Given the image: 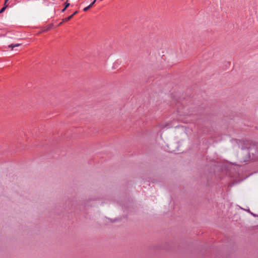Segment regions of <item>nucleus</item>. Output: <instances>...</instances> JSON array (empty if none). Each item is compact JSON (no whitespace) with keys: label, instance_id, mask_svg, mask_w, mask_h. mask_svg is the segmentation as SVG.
I'll return each mask as SVG.
<instances>
[{"label":"nucleus","instance_id":"nucleus-1","mask_svg":"<svg viewBox=\"0 0 258 258\" xmlns=\"http://www.w3.org/2000/svg\"><path fill=\"white\" fill-rule=\"evenodd\" d=\"M248 153L254 155L256 158H258V146L257 147H253L250 148Z\"/></svg>","mask_w":258,"mask_h":258},{"label":"nucleus","instance_id":"nucleus-2","mask_svg":"<svg viewBox=\"0 0 258 258\" xmlns=\"http://www.w3.org/2000/svg\"><path fill=\"white\" fill-rule=\"evenodd\" d=\"M78 13V12L77 11H75L72 15L70 16L69 17H67V18H66L63 19H62V21L61 22H60L58 25L60 26L64 22H66L68 21H69L70 20H71L75 15H76L77 13Z\"/></svg>","mask_w":258,"mask_h":258},{"label":"nucleus","instance_id":"nucleus-3","mask_svg":"<svg viewBox=\"0 0 258 258\" xmlns=\"http://www.w3.org/2000/svg\"><path fill=\"white\" fill-rule=\"evenodd\" d=\"M21 44H19V43H17V44H12L8 46V47L9 48H12V50L13 49V48L15 47H18V46H20Z\"/></svg>","mask_w":258,"mask_h":258},{"label":"nucleus","instance_id":"nucleus-4","mask_svg":"<svg viewBox=\"0 0 258 258\" xmlns=\"http://www.w3.org/2000/svg\"><path fill=\"white\" fill-rule=\"evenodd\" d=\"M93 6V3H91L88 7L85 8L83 10L86 12L88 11L90 8H91Z\"/></svg>","mask_w":258,"mask_h":258},{"label":"nucleus","instance_id":"nucleus-5","mask_svg":"<svg viewBox=\"0 0 258 258\" xmlns=\"http://www.w3.org/2000/svg\"><path fill=\"white\" fill-rule=\"evenodd\" d=\"M8 6L9 5H4V7L0 10V13H3L5 11L6 8L8 7Z\"/></svg>","mask_w":258,"mask_h":258},{"label":"nucleus","instance_id":"nucleus-6","mask_svg":"<svg viewBox=\"0 0 258 258\" xmlns=\"http://www.w3.org/2000/svg\"><path fill=\"white\" fill-rule=\"evenodd\" d=\"M70 3H68V2H66L65 3V9H67L68 7H69L70 6Z\"/></svg>","mask_w":258,"mask_h":258},{"label":"nucleus","instance_id":"nucleus-7","mask_svg":"<svg viewBox=\"0 0 258 258\" xmlns=\"http://www.w3.org/2000/svg\"><path fill=\"white\" fill-rule=\"evenodd\" d=\"M97 0H94L92 3H93V5L95 4V3L96 2Z\"/></svg>","mask_w":258,"mask_h":258},{"label":"nucleus","instance_id":"nucleus-8","mask_svg":"<svg viewBox=\"0 0 258 258\" xmlns=\"http://www.w3.org/2000/svg\"><path fill=\"white\" fill-rule=\"evenodd\" d=\"M66 9L65 8L62 10V12H64L66 10Z\"/></svg>","mask_w":258,"mask_h":258}]
</instances>
